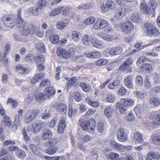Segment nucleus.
I'll return each mask as SVG.
<instances>
[{"mask_svg": "<svg viewBox=\"0 0 160 160\" xmlns=\"http://www.w3.org/2000/svg\"><path fill=\"white\" fill-rule=\"evenodd\" d=\"M57 150V148H49L46 150V153L49 155H52L55 154Z\"/></svg>", "mask_w": 160, "mask_h": 160, "instance_id": "63", "label": "nucleus"}, {"mask_svg": "<svg viewBox=\"0 0 160 160\" xmlns=\"http://www.w3.org/2000/svg\"><path fill=\"white\" fill-rule=\"evenodd\" d=\"M80 87L84 91L88 92L91 89V88L89 85L84 82H82L80 84Z\"/></svg>", "mask_w": 160, "mask_h": 160, "instance_id": "45", "label": "nucleus"}, {"mask_svg": "<svg viewBox=\"0 0 160 160\" xmlns=\"http://www.w3.org/2000/svg\"><path fill=\"white\" fill-rule=\"evenodd\" d=\"M152 142L156 145H160V136H155L154 137L152 138Z\"/></svg>", "mask_w": 160, "mask_h": 160, "instance_id": "52", "label": "nucleus"}, {"mask_svg": "<svg viewBox=\"0 0 160 160\" xmlns=\"http://www.w3.org/2000/svg\"><path fill=\"white\" fill-rule=\"evenodd\" d=\"M101 38L107 41H110L113 40V37L109 34H103L101 36Z\"/></svg>", "mask_w": 160, "mask_h": 160, "instance_id": "57", "label": "nucleus"}, {"mask_svg": "<svg viewBox=\"0 0 160 160\" xmlns=\"http://www.w3.org/2000/svg\"><path fill=\"white\" fill-rule=\"evenodd\" d=\"M124 82L125 86L129 88L133 87L132 78L131 76H128L125 78Z\"/></svg>", "mask_w": 160, "mask_h": 160, "instance_id": "18", "label": "nucleus"}, {"mask_svg": "<svg viewBox=\"0 0 160 160\" xmlns=\"http://www.w3.org/2000/svg\"><path fill=\"white\" fill-rule=\"evenodd\" d=\"M91 37L88 35H85L83 38L82 42L85 45H88L92 41Z\"/></svg>", "mask_w": 160, "mask_h": 160, "instance_id": "39", "label": "nucleus"}, {"mask_svg": "<svg viewBox=\"0 0 160 160\" xmlns=\"http://www.w3.org/2000/svg\"><path fill=\"white\" fill-rule=\"evenodd\" d=\"M150 32L151 33H150V34H149L148 36L151 37H158L160 34L158 30L155 28Z\"/></svg>", "mask_w": 160, "mask_h": 160, "instance_id": "56", "label": "nucleus"}, {"mask_svg": "<svg viewBox=\"0 0 160 160\" xmlns=\"http://www.w3.org/2000/svg\"><path fill=\"white\" fill-rule=\"evenodd\" d=\"M15 121L13 123V126L12 127V128L15 131L18 129V127L19 126V116H15Z\"/></svg>", "mask_w": 160, "mask_h": 160, "instance_id": "30", "label": "nucleus"}, {"mask_svg": "<svg viewBox=\"0 0 160 160\" xmlns=\"http://www.w3.org/2000/svg\"><path fill=\"white\" fill-rule=\"evenodd\" d=\"M139 112L141 113H144L147 111V107L144 104H142L139 105Z\"/></svg>", "mask_w": 160, "mask_h": 160, "instance_id": "54", "label": "nucleus"}, {"mask_svg": "<svg viewBox=\"0 0 160 160\" xmlns=\"http://www.w3.org/2000/svg\"><path fill=\"white\" fill-rule=\"evenodd\" d=\"M160 157V155L158 153L154 152H149L147 155L146 160L158 159Z\"/></svg>", "mask_w": 160, "mask_h": 160, "instance_id": "15", "label": "nucleus"}, {"mask_svg": "<svg viewBox=\"0 0 160 160\" xmlns=\"http://www.w3.org/2000/svg\"><path fill=\"white\" fill-rule=\"evenodd\" d=\"M68 21H60L57 23V27L59 29H63L68 25Z\"/></svg>", "mask_w": 160, "mask_h": 160, "instance_id": "33", "label": "nucleus"}, {"mask_svg": "<svg viewBox=\"0 0 160 160\" xmlns=\"http://www.w3.org/2000/svg\"><path fill=\"white\" fill-rule=\"evenodd\" d=\"M48 140V141H47L45 143V146L48 147H52L58 142V141L56 138L50 139Z\"/></svg>", "mask_w": 160, "mask_h": 160, "instance_id": "24", "label": "nucleus"}, {"mask_svg": "<svg viewBox=\"0 0 160 160\" xmlns=\"http://www.w3.org/2000/svg\"><path fill=\"white\" fill-rule=\"evenodd\" d=\"M140 9L142 13L148 14L150 11V9L146 3L144 1H142L140 3Z\"/></svg>", "mask_w": 160, "mask_h": 160, "instance_id": "12", "label": "nucleus"}, {"mask_svg": "<svg viewBox=\"0 0 160 160\" xmlns=\"http://www.w3.org/2000/svg\"><path fill=\"white\" fill-rule=\"evenodd\" d=\"M142 68L147 72H150L152 68L151 65L150 64L144 63L142 65Z\"/></svg>", "mask_w": 160, "mask_h": 160, "instance_id": "53", "label": "nucleus"}, {"mask_svg": "<svg viewBox=\"0 0 160 160\" xmlns=\"http://www.w3.org/2000/svg\"><path fill=\"white\" fill-rule=\"evenodd\" d=\"M74 53V51L72 48H70L67 51L65 49L60 48L57 50V55L60 58L67 59L71 56H72Z\"/></svg>", "mask_w": 160, "mask_h": 160, "instance_id": "2", "label": "nucleus"}, {"mask_svg": "<svg viewBox=\"0 0 160 160\" xmlns=\"http://www.w3.org/2000/svg\"><path fill=\"white\" fill-rule=\"evenodd\" d=\"M20 12L21 10H18L17 13L18 17L16 22L17 27L20 28L28 23H26L21 18L20 16Z\"/></svg>", "mask_w": 160, "mask_h": 160, "instance_id": "13", "label": "nucleus"}, {"mask_svg": "<svg viewBox=\"0 0 160 160\" xmlns=\"http://www.w3.org/2000/svg\"><path fill=\"white\" fill-rule=\"evenodd\" d=\"M42 126V123L41 122H38L35 125H32V131L35 134H37L41 130Z\"/></svg>", "mask_w": 160, "mask_h": 160, "instance_id": "22", "label": "nucleus"}, {"mask_svg": "<svg viewBox=\"0 0 160 160\" xmlns=\"http://www.w3.org/2000/svg\"><path fill=\"white\" fill-rule=\"evenodd\" d=\"M120 70L123 72H129L132 71V68L129 66L121 65L119 67Z\"/></svg>", "mask_w": 160, "mask_h": 160, "instance_id": "42", "label": "nucleus"}, {"mask_svg": "<svg viewBox=\"0 0 160 160\" xmlns=\"http://www.w3.org/2000/svg\"><path fill=\"white\" fill-rule=\"evenodd\" d=\"M123 49L121 47H117L111 49L109 51V54L112 55H115L121 54Z\"/></svg>", "mask_w": 160, "mask_h": 160, "instance_id": "16", "label": "nucleus"}, {"mask_svg": "<svg viewBox=\"0 0 160 160\" xmlns=\"http://www.w3.org/2000/svg\"><path fill=\"white\" fill-rule=\"evenodd\" d=\"M105 5L108 9L112 10L115 8V3L113 1L109 0L106 2Z\"/></svg>", "mask_w": 160, "mask_h": 160, "instance_id": "40", "label": "nucleus"}, {"mask_svg": "<svg viewBox=\"0 0 160 160\" xmlns=\"http://www.w3.org/2000/svg\"><path fill=\"white\" fill-rule=\"evenodd\" d=\"M37 48L38 51L42 53H45L46 52L44 45L42 43L37 44Z\"/></svg>", "mask_w": 160, "mask_h": 160, "instance_id": "43", "label": "nucleus"}, {"mask_svg": "<svg viewBox=\"0 0 160 160\" xmlns=\"http://www.w3.org/2000/svg\"><path fill=\"white\" fill-rule=\"evenodd\" d=\"M127 98H122L120 100L121 104L118 103H117V106H119V111L122 114H125L127 110L128 104L127 103Z\"/></svg>", "mask_w": 160, "mask_h": 160, "instance_id": "7", "label": "nucleus"}, {"mask_svg": "<svg viewBox=\"0 0 160 160\" xmlns=\"http://www.w3.org/2000/svg\"><path fill=\"white\" fill-rule=\"evenodd\" d=\"M9 103H10L12 104L11 108L12 109L15 108L17 106L18 104L17 101L16 100L13 99L12 98H9L8 99L7 104H8Z\"/></svg>", "mask_w": 160, "mask_h": 160, "instance_id": "38", "label": "nucleus"}, {"mask_svg": "<svg viewBox=\"0 0 160 160\" xmlns=\"http://www.w3.org/2000/svg\"><path fill=\"white\" fill-rule=\"evenodd\" d=\"M47 98V95L42 92H38L35 95V99L40 103L43 102Z\"/></svg>", "mask_w": 160, "mask_h": 160, "instance_id": "19", "label": "nucleus"}, {"mask_svg": "<svg viewBox=\"0 0 160 160\" xmlns=\"http://www.w3.org/2000/svg\"><path fill=\"white\" fill-rule=\"evenodd\" d=\"M34 61L37 65L43 63L45 61L44 58L42 55L40 56H35Z\"/></svg>", "mask_w": 160, "mask_h": 160, "instance_id": "35", "label": "nucleus"}, {"mask_svg": "<svg viewBox=\"0 0 160 160\" xmlns=\"http://www.w3.org/2000/svg\"><path fill=\"white\" fill-rule=\"evenodd\" d=\"M115 96L113 94L111 93L107 95L105 99L107 102L113 103L115 101Z\"/></svg>", "mask_w": 160, "mask_h": 160, "instance_id": "37", "label": "nucleus"}, {"mask_svg": "<svg viewBox=\"0 0 160 160\" xmlns=\"http://www.w3.org/2000/svg\"><path fill=\"white\" fill-rule=\"evenodd\" d=\"M72 38L74 41L77 42L80 40L81 34L78 31H72Z\"/></svg>", "mask_w": 160, "mask_h": 160, "instance_id": "25", "label": "nucleus"}, {"mask_svg": "<svg viewBox=\"0 0 160 160\" xmlns=\"http://www.w3.org/2000/svg\"><path fill=\"white\" fill-rule=\"evenodd\" d=\"M108 22L101 18H98L93 26V28L97 30H101L105 28L106 26L109 25Z\"/></svg>", "mask_w": 160, "mask_h": 160, "instance_id": "4", "label": "nucleus"}, {"mask_svg": "<svg viewBox=\"0 0 160 160\" xmlns=\"http://www.w3.org/2000/svg\"><path fill=\"white\" fill-rule=\"evenodd\" d=\"M35 56L32 54H28L26 56L25 60L28 62H32L34 61Z\"/></svg>", "mask_w": 160, "mask_h": 160, "instance_id": "41", "label": "nucleus"}, {"mask_svg": "<svg viewBox=\"0 0 160 160\" xmlns=\"http://www.w3.org/2000/svg\"><path fill=\"white\" fill-rule=\"evenodd\" d=\"M128 11L127 7H120L117 9L114 14V17L117 19H121Z\"/></svg>", "mask_w": 160, "mask_h": 160, "instance_id": "6", "label": "nucleus"}, {"mask_svg": "<svg viewBox=\"0 0 160 160\" xmlns=\"http://www.w3.org/2000/svg\"><path fill=\"white\" fill-rule=\"evenodd\" d=\"M80 125L83 130H87L88 131L91 132L94 130L96 122L94 119L91 118L88 121H86L82 122Z\"/></svg>", "mask_w": 160, "mask_h": 160, "instance_id": "1", "label": "nucleus"}, {"mask_svg": "<svg viewBox=\"0 0 160 160\" xmlns=\"http://www.w3.org/2000/svg\"><path fill=\"white\" fill-rule=\"evenodd\" d=\"M52 32L49 30L47 31L46 33L47 36L49 37L50 40L53 44H56L57 43L59 40V37L58 35L54 34H52Z\"/></svg>", "mask_w": 160, "mask_h": 160, "instance_id": "14", "label": "nucleus"}, {"mask_svg": "<svg viewBox=\"0 0 160 160\" xmlns=\"http://www.w3.org/2000/svg\"><path fill=\"white\" fill-rule=\"evenodd\" d=\"M144 27L146 30V33L148 35L150 34L151 31L155 28L152 24L149 22L145 23Z\"/></svg>", "mask_w": 160, "mask_h": 160, "instance_id": "31", "label": "nucleus"}, {"mask_svg": "<svg viewBox=\"0 0 160 160\" xmlns=\"http://www.w3.org/2000/svg\"><path fill=\"white\" fill-rule=\"evenodd\" d=\"M17 71L18 73L22 74H26L28 73V69L27 68L24 67L21 64H18L16 67Z\"/></svg>", "mask_w": 160, "mask_h": 160, "instance_id": "28", "label": "nucleus"}, {"mask_svg": "<svg viewBox=\"0 0 160 160\" xmlns=\"http://www.w3.org/2000/svg\"><path fill=\"white\" fill-rule=\"evenodd\" d=\"M63 8V7H61L60 8L56 9L50 13V16H54L59 14Z\"/></svg>", "mask_w": 160, "mask_h": 160, "instance_id": "44", "label": "nucleus"}, {"mask_svg": "<svg viewBox=\"0 0 160 160\" xmlns=\"http://www.w3.org/2000/svg\"><path fill=\"white\" fill-rule=\"evenodd\" d=\"M117 137L120 142H123L127 139V135L123 128H121L118 129L117 132Z\"/></svg>", "mask_w": 160, "mask_h": 160, "instance_id": "8", "label": "nucleus"}, {"mask_svg": "<svg viewBox=\"0 0 160 160\" xmlns=\"http://www.w3.org/2000/svg\"><path fill=\"white\" fill-rule=\"evenodd\" d=\"M127 92V90L124 87H121L118 90V93L120 95H124Z\"/></svg>", "mask_w": 160, "mask_h": 160, "instance_id": "64", "label": "nucleus"}, {"mask_svg": "<svg viewBox=\"0 0 160 160\" xmlns=\"http://www.w3.org/2000/svg\"><path fill=\"white\" fill-rule=\"evenodd\" d=\"M92 42L94 47L98 48H101L102 47V43L96 38L92 39Z\"/></svg>", "mask_w": 160, "mask_h": 160, "instance_id": "36", "label": "nucleus"}, {"mask_svg": "<svg viewBox=\"0 0 160 160\" xmlns=\"http://www.w3.org/2000/svg\"><path fill=\"white\" fill-rule=\"evenodd\" d=\"M119 157L118 154L113 152L108 155L107 158L108 160H123V158H119Z\"/></svg>", "mask_w": 160, "mask_h": 160, "instance_id": "26", "label": "nucleus"}, {"mask_svg": "<svg viewBox=\"0 0 160 160\" xmlns=\"http://www.w3.org/2000/svg\"><path fill=\"white\" fill-rule=\"evenodd\" d=\"M136 83L138 85L140 86H141L143 84V79L141 76L138 75L136 77Z\"/></svg>", "mask_w": 160, "mask_h": 160, "instance_id": "58", "label": "nucleus"}, {"mask_svg": "<svg viewBox=\"0 0 160 160\" xmlns=\"http://www.w3.org/2000/svg\"><path fill=\"white\" fill-rule=\"evenodd\" d=\"M44 92L46 95L47 97L49 98L52 95H54L55 93V91L52 87H47L45 90Z\"/></svg>", "mask_w": 160, "mask_h": 160, "instance_id": "23", "label": "nucleus"}, {"mask_svg": "<svg viewBox=\"0 0 160 160\" xmlns=\"http://www.w3.org/2000/svg\"><path fill=\"white\" fill-rule=\"evenodd\" d=\"M39 113V110L37 109H33L28 110L24 116L25 122L28 123L32 122L36 118Z\"/></svg>", "mask_w": 160, "mask_h": 160, "instance_id": "3", "label": "nucleus"}, {"mask_svg": "<svg viewBox=\"0 0 160 160\" xmlns=\"http://www.w3.org/2000/svg\"><path fill=\"white\" fill-rule=\"evenodd\" d=\"M58 118H57L54 117L51 121L49 124L48 126L50 128H53L55 125L57 121Z\"/></svg>", "mask_w": 160, "mask_h": 160, "instance_id": "61", "label": "nucleus"}, {"mask_svg": "<svg viewBox=\"0 0 160 160\" xmlns=\"http://www.w3.org/2000/svg\"><path fill=\"white\" fill-rule=\"evenodd\" d=\"M50 81L49 80L46 79H44L41 81L40 85V86L42 87H47L50 85Z\"/></svg>", "mask_w": 160, "mask_h": 160, "instance_id": "60", "label": "nucleus"}, {"mask_svg": "<svg viewBox=\"0 0 160 160\" xmlns=\"http://www.w3.org/2000/svg\"><path fill=\"white\" fill-rule=\"evenodd\" d=\"M52 133L51 130L48 129H45L43 131L41 138L43 140H48L52 137Z\"/></svg>", "mask_w": 160, "mask_h": 160, "instance_id": "10", "label": "nucleus"}, {"mask_svg": "<svg viewBox=\"0 0 160 160\" xmlns=\"http://www.w3.org/2000/svg\"><path fill=\"white\" fill-rule=\"evenodd\" d=\"M17 156L19 158L23 159L26 156L25 152L22 150H18L16 152Z\"/></svg>", "mask_w": 160, "mask_h": 160, "instance_id": "48", "label": "nucleus"}, {"mask_svg": "<svg viewBox=\"0 0 160 160\" xmlns=\"http://www.w3.org/2000/svg\"><path fill=\"white\" fill-rule=\"evenodd\" d=\"M30 148L34 154L37 155L40 154V149L38 146L32 144L30 145Z\"/></svg>", "mask_w": 160, "mask_h": 160, "instance_id": "29", "label": "nucleus"}, {"mask_svg": "<svg viewBox=\"0 0 160 160\" xmlns=\"http://www.w3.org/2000/svg\"><path fill=\"white\" fill-rule=\"evenodd\" d=\"M2 20L4 24L6 26L12 28L14 24L12 18L11 17H4L3 18Z\"/></svg>", "mask_w": 160, "mask_h": 160, "instance_id": "11", "label": "nucleus"}, {"mask_svg": "<svg viewBox=\"0 0 160 160\" xmlns=\"http://www.w3.org/2000/svg\"><path fill=\"white\" fill-rule=\"evenodd\" d=\"M47 2L45 0H39L37 3V6L44 9L45 7Z\"/></svg>", "mask_w": 160, "mask_h": 160, "instance_id": "46", "label": "nucleus"}, {"mask_svg": "<svg viewBox=\"0 0 160 160\" xmlns=\"http://www.w3.org/2000/svg\"><path fill=\"white\" fill-rule=\"evenodd\" d=\"M74 97L75 100L77 102L80 101L82 99V95L78 92H75Z\"/></svg>", "mask_w": 160, "mask_h": 160, "instance_id": "55", "label": "nucleus"}, {"mask_svg": "<svg viewBox=\"0 0 160 160\" xmlns=\"http://www.w3.org/2000/svg\"><path fill=\"white\" fill-rule=\"evenodd\" d=\"M133 139L134 141L138 143H142L144 141L143 138V135L140 132H136L134 133Z\"/></svg>", "mask_w": 160, "mask_h": 160, "instance_id": "21", "label": "nucleus"}, {"mask_svg": "<svg viewBox=\"0 0 160 160\" xmlns=\"http://www.w3.org/2000/svg\"><path fill=\"white\" fill-rule=\"evenodd\" d=\"M95 18L93 17H90L87 18L85 21L84 23L87 25L93 23L95 21Z\"/></svg>", "mask_w": 160, "mask_h": 160, "instance_id": "51", "label": "nucleus"}, {"mask_svg": "<svg viewBox=\"0 0 160 160\" xmlns=\"http://www.w3.org/2000/svg\"><path fill=\"white\" fill-rule=\"evenodd\" d=\"M86 100L88 104L93 107H96L99 106V104L98 102L92 101L89 98H86Z\"/></svg>", "mask_w": 160, "mask_h": 160, "instance_id": "47", "label": "nucleus"}, {"mask_svg": "<svg viewBox=\"0 0 160 160\" xmlns=\"http://www.w3.org/2000/svg\"><path fill=\"white\" fill-rule=\"evenodd\" d=\"M149 102L151 104L155 107H158L160 105V100L158 98H152L150 99Z\"/></svg>", "mask_w": 160, "mask_h": 160, "instance_id": "32", "label": "nucleus"}, {"mask_svg": "<svg viewBox=\"0 0 160 160\" xmlns=\"http://www.w3.org/2000/svg\"><path fill=\"white\" fill-rule=\"evenodd\" d=\"M44 74L43 73H39L36 74L31 80V82L32 84L36 83L37 82L42 79L44 77Z\"/></svg>", "mask_w": 160, "mask_h": 160, "instance_id": "20", "label": "nucleus"}, {"mask_svg": "<svg viewBox=\"0 0 160 160\" xmlns=\"http://www.w3.org/2000/svg\"><path fill=\"white\" fill-rule=\"evenodd\" d=\"M32 26V24L27 23L20 28L22 35L24 36H28L31 32V27Z\"/></svg>", "mask_w": 160, "mask_h": 160, "instance_id": "9", "label": "nucleus"}, {"mask_svg": "<svg viewBox=\"0 0 160 160\" xmlns=\"http://www.w3.org/2000/svg\"><path fill=\"white\" fill-rule=\"evenodd\" d=\"M149 78V77L148 76H146V78L144 80L145 88L147 89H149L151 86V84L150 83V80Z\"/></svg>", "mask_w": 160, "mask_h": 160, "instance_id": "50", "label": "nucleus"}, {"mask_svg": "<svg viewBox=\"0 0 160 160\" xmlns=\"http://www.w3.org/2000/svg\"><path fill=\"white\" fill-rule=\"evenodd\" d=\"M139 15L138 13H133L131 16V19L133 22H138L139 21Z\"/></svg>", "mask_w": 160, "mask_h": 160, "instance_id": "49", "label": "nucleus"}, {"mask_svg": "<svg viewBox=\"0 0 160 160\" xmlns=\"http://www.w3.org/2000/svg\"><path fill=\"white\" fill-rule=\"evenodd\" d=\"M153 122L155 125H160V114H157L154 116Z\"/></svg>", "mask_w": 160, "mask_h": 160, "instance_id": "62", "label": "nucleus"}, {"mask_svg": "<svg viewBox=\"0 0 160 160\" xmlns=\"http://www.w3.org/2000/svg\"><path fill=\"white\" fill-rule=\"evenodd\" d=\"M111 145L112 147L117 150L122 152L126 148V147L114 141H111L110 142Z\"/></svg>", "mask_w": 160, "mask_h": 160, "instance_id": "17", "label": "nucleus"}, {"mask_svg": "<svg viewBox=\"0 0 160 160\" xmlns=\"http://www.w3.org/2000/svg\"><path fill=\"white\" fill-rule=\"evenodd\" d=\"M122 31L125 33H130L134 29V27L132 23L129 21H128L122 23Z\"/></svg>", "mask_w": 160, "mask_h": 160, "instance_id": "5", "label": "nucleus"}, {"mask_svg": "<svg viewBox=\"0 0 160 160\" xmlns=\"http://www.w3.org/2000/svg\"><path fill=\"white\" fill-rule=\"evenodd\" d=\"M28 11L30 15L33 16H37L36 9L34 7H31L29 8L28 9Z\"/></svg>", "mask_w": 160, "mask_h": 160, "instance_id": "59", "label": "nucleus"}, {"mask_svg": "<svg viewBox=\"0 0 160 160\" xmlns=\"http://www.w3.org/2000/svg\"><path fill=\"white\" fill-rule=\"evenodd\" d=\"M56 108L62 114H65L67 112V107L64 103H61L58 104Z\"/></svg>", "mask_w": 160, "mask_h": 160, "instance_id": "27", "label": "nucleus"}, {"mask_svg": "<svg viewBox=\"0 0 160 160\" xmlns=\"http://www.w3.org/2000/svg\"><path fill=\"white\" fill-rule=\"evenodd\" d=\"M113 109L112 107L109 106L104 110V113L107 117H111L113 113Z\"/></svg>", "mask_w": 160, "mask_h": 160, "instance_id": "34", "label": "nucleus"}]
</instances>
